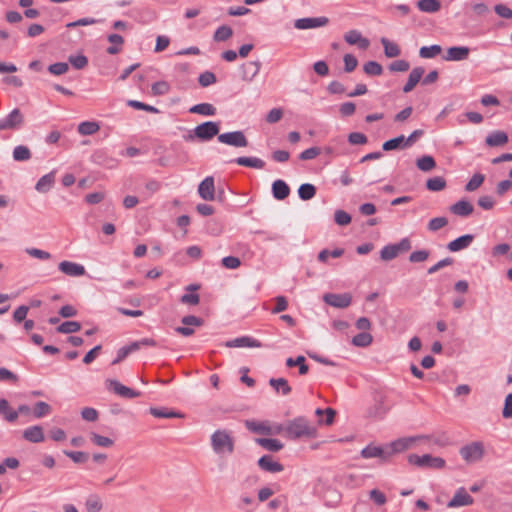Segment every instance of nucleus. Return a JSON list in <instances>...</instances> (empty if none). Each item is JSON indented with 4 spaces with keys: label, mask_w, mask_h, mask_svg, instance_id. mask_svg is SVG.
Segmentation results:
<instances>
[{
    "label": "nucleus",
    "mask_w": 512,
    "mask_h": 512,
    "mask_svg": "<svg viewBox=\"0 0 512 512\" xmlns=\"http://www.w3.org/2000/svg\"><path fill=\"white\" fill-rule=\"evenodd\" d=\"M245 426L252 432L271 435V426L268 424V422L247 420L245 422Z\"/></svg>",
    "instance_id": "29"
},
{
    "label": "nucleus",
    "mask_w": 512,
    "mask_h": 512,
    "mask_svg": "<svg viewBox=\"0 0 512 512\" xmlns=\"http://www.w3.org/2000/svg\"><path fill=\"white\" fill-rule=\"evenodd\" d=\"M108 388L113 390L114 393H116L117 395H119L123 398H127V399L139 397L141 394L140 392L135 391V390L121 384L117 380H108Z\"/></svg>",
    "instance_id": "14"
},
{
    "label": "nucleus",
    "mask_w": 512,
    "mask_h": 512,
    "mask_svg": "<svg viewBox=\"0 0 512 512\" xmlns=\"http://www.w3.org/2000/svg\"><path fill=\"white\" fill-rule=\"evenodd\" d=\"M315 414L318 416V423L320 425H322V424L331 425L334 421L336 412L332 408H326V409L318 408V409H316Z\"/></svg>",
    "instance_id": "33"
},
{
    "label": "nucleus",
    "mask_w": 512,
    "mask_h": 512,
    "mask_svg": "<svg viewBox=\"0 0 512 512\" xmlns=\"http://www.w3.org/2000/svg\"><path fill=\"white\" fill-rule=\"evenodd\" d=\"M31 158V152L28 147L19 145L13 150V159L15 161H27Z\"/></svg>",
    "instance_id": "49"
},
{
    "label": "nucleus",
    "mask_w": 512,
    "mask_h": 512,
    "mask_svg": "<svg viewBox=\"0 0 512 512\" xmlns=\"http://www.w3.org/2000/svg\"><path fill=\"white\" fill-rule=\"evenodd\" d=\"M426 187L430 191H441L446 187V181L443 177L437 176L427 180Z\"/></svg>",
    "instance_id": "50"
},
{
    "label": "nucleus",
    "mask_w": 512,
    "mask_h": 512,
    "mask_svg": "<svg viewBox=\"0 0 512 512\" xmlns=\"http://www.w3.org/2000/svg\"><path fill=\"white\" fill-rule=\"evenodd\" d=\"M474 210L473 205L467 200H460L450 206V211L461 217H467L472 214Z\"/></svg>",
    "instance_id": "23"
},
{
    "label": "nucleus",
    "mask_w": 512,
    "mask_h": 512,
    "mask_svg": "<svg viewBox=\"0 0 512 512\" xmlns=\"http://www.w3.org/2000/svg\"><path fill=\"white\" fill-rule=\"evenodd\" d=\"M211 446L216 454H231L234 451V440L226 430H216L211 436Z\"/></svg>",
    "instance_id": "2"
},
{
    "label": "nucleus",
    "mask_w": 512,
    "mask_h": 512,
    "mask_svg": "<svg viewBox=\"0 0 512 512\" xmlns=\"http://www.w3.org/2000/svg\"><path fill=\"white\" fill-rule=\"evenodd\" d=\"M22 123L23 115L18 108H15L5 118L0 119V131L17 129Z\"/></svg>",
    "instance_id": "9"
},
{
    "label": "nucleus",
    "mask_w": 512,
    "mask_h": 512,
    "mask_svg": "<svg viewBox=\"0 0 512 512\" xmlns=\"http://www.w3.org/2000/svg\"><path fill=\"white\" fill-rule=\"evenodd\" d=\"M81 329V324L77 321H65L57 327V331L63 334H71L78 332Z\"/></svg>",
    "instance_id": "46"
},
{
    "label": "nucleus",
    "mask_w": 512,
    "mask_h": 512,
    "mask_svg": "<svg viewBox=\"0 0 512 512\" xmlns=\"http://www.w3.org/2000/svg\"><path fill=\"white\" fill-rule=\"evenodd\" d=\"M260 69L261 62L259 60L244 63L241 66L242 80L246 82H252L253 79L258 75Z\"/></svg>",
    "instance_id": "18"
},
{
    "label": "nucleus",
    "mask_w": 512,
    "mask_h": 512,
    "mask_svg": "<svg viewBox=\"0 0 512 512\" xmlns=\"http://www.w3.org/2000/svg\"><path fill=\"white\" fill-rule=\"evenodd\" d=\"M344 40L349 45H357L360 49L363 50H366L370 45V41L363 37L358 30H350L346 32L344 35Z\"/></svg>",
    "instance_id": "19"
},
{
    "label": "nucleus",
    "mask_w": 512,
    "mask_h": 512,
    "mask_svg": "<svg viewBox=\"0 0 512 512\" xmlns=\"http://www.w3.org/2000/svg\"><path fill=\"white\" fill-rule=\"evenodd\" d=\"M127 105L134 109H137V110H144V111H147L150 113H159V110L156 107L145 104V103L137 101V100H129L127 102Z\"/></svg>",
    "instance_id": "57"
},
{
    "label": "nucleus",
    "mask_w": 512,
    "mask_h": 512,
    "mask_svg": "<svg viewBox=\"0 0 512 512\" xmlns=\"http://www.w3.org/2000/svg\"><path fill=\"white\" fill-rule=\"evenodd\" d=\"M256 442L261 447L272 452H278L283 448V444L279 440L273 438H258L256 439Z\"/></svg>",
    "instance_id": "35"
},
{
    "label": "nucleus",
    "mask_w": 512,
    "mask_h": 512,
    "mask_svg": "<svg viewBox=\"0 0 512 512\" xmlns=\"http://www.w3.org/2000/svg\"><path fill=\"white\" fill-rule=\"evenodd\" d=\"M373 342V336L369 332H361L352 338V344L356 347H367Z\"/></svg>",
    "instance_id": "41"
},
{
    "label": "nucleus",
    "mask_w": 512,
    "mask_h": 512,
    "mask_svg": "<svg viewBox=\"0 0 512 512\" xmlns=\"http://www.w3.org/2000/svg\"><path fill=\"white\" fill-rule=\"evenodd\" d=\"M382 148L384 151H391V150H395V149H405L408 147L406 146L405 136L400 135L398 137H395L393 139H390V140L384 142Z\"/></svg>",
    "instance_id": "38"
},
{
    "label": "nucleus",
    "mask_w": 512,
    "mask_h": 512,
    "mask_svg": "<svg viewBox=\"0 0 512 512\" xmlns=\"http://www.w3.org/2000/svg\"><path fill=\"white\" fill-rule=\"evenodd\" d=\"M100 126L97 122L94 121H84L78 125V132L81 135H92L98 132Z\"/></svg>",
    "instance_id": "43"
},
{
    "label": "nucleus",
    "mask_w": 512,
    "mask_h": 512,
    "mask_svg": "<svg viewBox=\"0 0 512 512\" xmlns=\"http://www.w3.org/2000/svg\"><path fill=\"white\" fill-rule=\"evenodd\" d=\"M316 433V427L311 425L305 417L294 418L285 424V436L289 439L313 438Z\"/></svg>",
    "instance_id": "1"
},
{
    "label": "nucleus",
    "mask_w": 512,
    "mask_h": 512,
    "mask_svg": "<svg viewBox=\"0 0 512 512\" xmlns=\"http://www.w3.org/2000/svg\"><path fill=\"white\" fill-rule=\"evenodd\" d=\"M361 457L364 459L378 458L381 462L388 461V452L386 446L368 445L360 452Z\"/></svg>",
    "instance_id": "11"
},
{
    "label": "nucleus",
    "mask_w": 512,
    "mask_h": 512,
    "mask_svg": "<svg viewBox=\"0 0 512 512\" xmlns=\"http://www.w3.org/2000/svg\"><path fill=\"white\" fill-rule=\"evenodd\" d=\"M325 303L336 308H347L352 302V296L349 293L335 294L326 293L323 296Z\"/></svg>",
    "instance_id": "10"
},
{
    "label": "nucleus",
    "mask_w": 512,
    "mask_h": 512,
    "mask_svg": "<svg viewBox=\"0 0 512 512\" xmlns=\"http://www.w3.org/2000/svg\"><path fill=\"white\" fill-rule=\"evenodd\" d=\"M448 224V220L445 217L432 218L428 223V229L432 232H436Z\"/></svg>",
    "instance_id": "59"
},
{
    "label": "nucleus",
    "mask_w": 512,
    "mask_h": 512,
    "mask_svg": "<svg viewBox=\"0 0 512 512\" xmlns=\"http://www.w3.org/2000/svg\"><path fill=\"white\" fill-rule=\"evenodd\" d=\"M85 508L87 512H100L103 508L101 498L96 494L88 496L85 501Z\"/></svg>",
    "instance_id": "39"
},
{
    "label": "nucleus",
    "mask_w": 512,
    "mask_h": 512,
    "mask_svg": "<svg viewBox=\"0 0 512 512\" xmlns=\"http://www.w3.org/2000/svg\"><path fill=\"white\" fill-rule=\"evenodd\" d=\"M408 462L422 468L442 469L445 466V460L441 457L432 456L430 454L417 455L410 454Z\"/></svg>",
    "instance_id": "4"
},
{
    "label": "nucleus",
    "mask_w": 512,
    "mask_h": 512,
    "mask_svg": "<svg viewBox=\"0 0 512 512\" xmlns=\"http://www.w3.org/2000/svg\"><path fill=\"white\" fill-rule=\"evenodd\" d=\"M486 144L490 147H498L508 142V136L503 131H495L486 137Z\"/></svg>",
    "instance_id": "26"
},
{
    "label": "nucleus",
    "mask_w": 512,
    "mask_h": 512,
    "mask_svg": "<svg viewBox=\"0 0 512 512\" xmlns=\"http://www.w3.org/2000/svg\"><path fill=\"white\" fill-rule=\"evenodd\" d=\"M459 453L467 463L480 461L485 453L484 445L480 441L471 442L460 448Z\"/></svg>",
    "instance_id": "5"
},
{
    "label": "nucleus",
    "mask_w": 512,
    "mask_h": 512,
    "mask_svg": "<svg viewBox=\"0 0 512 512\" xmlns=\"http://www.w3.org/2000/svg\"><path fill=\"white\" fill-rule=\"evenodd\" d=\"M474 240V236L471 234H466L456 238L451 241L447 245V249L451 252H458L463 249L468 248Z\"/></svg>",
    "instance_id": "21"
},
{
    "label": "nucleus",
    "mask_w": 512,
    "mask_h": 512,
    "mask_svg": "<svg viewBox=\"0 0 512 512\" xmlns=\"http://www.w3.org/2000/svg\"><path fill=\"white\" fill-rule=\"evenodd\" d=\"M153 95H165L169 92L170 86L166 81L155 82L151 87Z\"/></svg>",
    "instance_id": "62"
},
{
    "label": "nucleus",
    "mask_w": 512,
    "mask_h": 512,
    "mask_svg": "<svg viewBox=\"0 0 512 512\" xmlns=\"http://www.w3.org/2000/svg\"><path fill=\"white\" fill-rule=\"evenodd\" d=\"M286 365L288 367H299V374L300 375H305L307 374L309 368L308 366L305 364V357L304 356H298L296 359H293V358H288L286 360Z\"/></svg>",
    "instance_id": "47"
},
{
    "label": "nucleus",
    "mask_w": 512,
    "mask_h": 512,
    "mask_svg": "<svg viewBox=\"0 0 512 512\" xmlns=\"http://www.w3.org/2000/svg\"><path fill=\"white\" fill-rule=\"evenodd\" d=\"M107 39L111 44H113L107 48V53L110 55L118 54L124 44L123 37L119 34H110L108 35Z\"/></svg>",
    "instance_id": "34"
},
{
    "label": "nucleus",
    "mask_w": 512,
    "mask_h": 512,
    "mask_svg": "<svg viewBox=\"0 0 512 512\" xmlns=\"http://www.w3.org/2000/svg\"><path fill=\"white\" fill-rule=\"evenodd\" d=\"M218 141L234 147H246L248 140L242 131H233L218 135Z\"/></svg>",
    "instance_id": "7"
},
{
    "label": "nucleus",
    "mask_w": 512,
    "mask_h": 512,
    "mask_svg": "<svg viewBox=\"0 0 512 512\" xmlns=\"http://www.w3.org/2000/svg\"><path fill=\"white\" fill-rule=\"evenodd\" d=\"M329 22L327 17L300 18L294 22V27L299 30L323 27Z\"/></svg>",
    "instance_id": "12"
},
{
    "label": "nucleus",
    "mask_w": 512,
    "mask_h": 512,
    "mask_svg": "<svg viewBox=\"0 0 512 512\" xmlns=\"http://www.w3.org/2000/svg\"><path fill=\"white\" fill-rule=\"evenodd\" d=\"M381 44L384 47V54L386 57L394 58L401 54L399 46L396 43L389 41L387 38H381Z\"/></svg>",
    "instance_id": "36"
},
{
    "label": "nucleus",
    "mask_w": 512,
    "mask_h": 512,
    "mask_svg": "<svg viewBox=\"0 0 512 512\" xmlns=\"http://www.w3.org/2000/svg\"><path fill=\"white\" fill-rule=\"evenodd\" d=\"M422 437H404L399 438L386 444V451L388 452V460L395 454L408 450L417 440Z\"/></svg>",
    "instance_id": "6"
},
{
    "label": "nucleus",
    "mask_w": 512,
    "mask_h": 512,
    "mask_svg": "<svg viewBox=\"0 0 512 512\" xmlns=\"http://www.w3.org/2000/svg\"><path fill=\"white\" fill-rule=\"evenodd\" d=\"M238 165L255 168V169H263L265 166V162L257 157H238L234 160Z\"/></svg>",
    "instance_id": "30"
},
{
    "label": "nucleus",
    "mask_w": 512,
    "mask_h": 512,
    "mask_svg": "<svg viewBox=\"0 0 512 512\" xmlns=\"http://www.w3.org/2000/svg\"><path fill=\"white\" fill-rule=\"evenodd\" d=\"M470 49L465 46H454L447 49L446 61H462L468 58Z\"/></svg>",
    "instance_id": "20"
},
{
    "label": "nucleus",
    "mask_w": 512,
    "mask_h": 512,
    "mask_svg": "<svg viewBox=\"0 0 512 512\" xmlns=\"http://www.w3.org/2000/svg\"><path fill=\"white\" fill-rule=\"evenodd\" d=\"M502 415L506 419L512 418V393H509L505 397V403H504Z\"/></svg>",
    "instance_id": "64"
},
{
    "label": "nucleus",
    "mask_w": 512,
    "mask_h": 512,
    "mask_svg": "<svg viewBox=\"0 0 512 512\" xmlns=\"http://www.w3.org/2000/svg\"><path fill=\"white\" fill-rule=\"evenodd\" d=\"M89 437L91 442L99 447H111L114 444V441L111 438L99 435L95 432H91Z\"/></svg>",
    "instance_id": "48"
},
{
    "label": "nucleus",
    "mask_w": 512,
    "mask_h": 512,
    "mask_svg": "<svg viewBox=\"0 0 512 512\" xmlns=\"http://www.w3.org/2000/svg\"><path fill=\"white\" fill-rule=\"evenodd\" d=\"M69 70V65L65 62H57L49 65L48 71L56 76L65 74Z\"/></svg>",
    "instance_id": "58"
},
{
    "label": "nucleus",
    "mask_w": 512,
    "mask_h": 512,
    "mask_svg": "<svg viewBox=\"0 0 512 512\" xmlns=\"http://www.w3.org/2000/svg\"><path fill=\"white\" fill-rule=\"evenodd\" d=\"M219 133V124L217 122L207 121L198 126L193 130V135L190 134L186 137V140H193L198 138L201 141H209Z\"/></svg>",
    "instance_id": "3"
},
{
    "label": "nucleus",
    "mask_w": 512,
    "mask_h": 512,
    "mask_svg": "<svg viewBox=\"0 0 512 512\" xmlns=\"http://www.w3.org/2000/svg\"><path fill=\"white\" fill-rule=\"evenodd\" d=\"M269 384L278 394L286 396L291 393V386L284 378H271Z\"/></svg>",
    "instance_id": "28"
},
{
    "label": "nucleus",
    "mask_w": 512,
    "mask_h": 512,
    "mask_svg": "<svg viewBox=\"0 0 512 512\" xmlns=\"http://www.w3.org/2000/svg\"><path fill=\"white\" fill-rule=\"evenodd\" d=\"M64 454L69 457L74 463H85L89 456L83 451H64Z\"/></svg>",
    "instance_id": "56"
},
{
    "label": "nucleus",
    "mask_w": 512,
    "mask_h": 512,
    "mask_svg": "<svg viewBox=\"0 0 512 512\" xmlns=\"http://www.w3.org/2000/svg\"><path fill=\"white\" fill-rule=\"evenodd\" d=\"M363 70L367 75L379 76L383 72L382 66L376 61H368L364 64Z\"/></svg>",
    "instance_id": "52"
},
{
    "label": "nucleus",
    "mask_w": 512,
    "mask_h": 512,
    "mask_svg": "<svg viewBox=\"0 0 512 512\" xmlns=\"http://www.w3.org/2000/svg\"><path fill=\"white\" fill-rule=\"evenodd\" d=\"M0 415L7 422L13 423L18 419V412L12 409L6 399L0 400Z\"/></svg>",
    "instance_id": "27"
},
{
    "label": "nucleus",
    "mask_w": 512,
    "mask_h": 512,
    "mask_svg": "<svg viewBox=\"0 0 512 512\" xmlns=\"http://www.w3.org/2000/svg\"><path fill=\"white\" fill-rule=\"evenodd\" d=\"M23 437L32 443H40L44 440V433L41 426L35 425L24 430Z\"/></svg>",
    "instance_id": "25"
},
{
    "label": "nucleus",
    "mask_w": 512,
    "mask_h": 512,
    "mask_svg": "<svg viewBox=\"0 0 512 512\" xmlns=\"http://www.w3.org/2000/svg\"><path fill=\"white\" fill-rule=\"evenodd\" d=\"M485 176L481 173H475L465 186V190L468 192L475 191L484 182Z\"/></svg>",
    "instance_id": "51"
},
{
    "label": "nucleus",
    "mask_w": 512,
    "mask_h": 512,
    "mask_svg": "<svg viewBox=\"0 0 512 512\" xmlns=\"http://www.w3.org/2000/svg\"><path fill=\"white\" fill-rule=\"evenodd\" d=\"M417 8L424 13H436L441 9V2L439 0H419Z\"/></svg>",
    "instance_id": "32"
},
{
    "label": "nucleus",
    "mask_w": 512,
    "mask_h": 512,
    "mask_svg": "<svg viewBox=\"0 0 512 512\" xmlns=\"http://www.w3.org/2000/svg\"><path fill=\"white\" fill-rule=\"evenodd\" d=\"M189 112L193 113V114L204 115V116H213L216 113V108L212 104H209V103H200V104L192 106L189 109Z\"/></svg>",
    "instance_id": "37"
},
{
    "label": "nucleus",
    "mask_w": 512,
    "mask_h": 512,
    "mask_svg": "<svg viewBox=\"0 0 512 512\" xmlns=\"http://www.w3.org/2000/svg\"><path fill=\"white\" fill-rule=\"evenodd\" d=\"M58 269L62 273L71 277L83 276L86 273L85 267L83 265L71 261L60 262Z\"/></svg>",
    "instance_id": "17"
},
{
    "label": "nucleus",
    "mask_w": 512,
    "mask_h": 512,
    "mask_svg": "<svg viewBox=\"0 0 512 512\" xmlns=\"http://www.w3.org/2000/svg\"><path fill=\"white\" fill-rule=\"evenodd\" d=\"M442 51L440 45L434 44L431 46H423L419 50V56L421 58L430 59L439 55Z\"/></svg>",
    "instance_id": "44"
},
{
    "label": "nucleus",
    "mask_w": 512,
    "mask_h": 512,
    "mask_svg": "<svg viewBox=\"0 0 512 512\" xmlns=\"http://www.w3.org/2000/svg\"><path fill=\"white\" fill-rule=\"evenodd\" d=\"M225 346L228 348H241V347H249V348H260L262 347V343L252 337L242 336L232 340L225 342Z\"/></svg>",
    "instance_id": "15"
},
{
    "label": "nucleus",
    "mask_w": 512,
    "mask_h": 512,
    "mask_svg": "<svg viewBox=\"0 0 512 512\" xmlns=\"http://www.w3.org/2000/svg\"><path fill=\"white\" fill-rule=\"evenodd\" d=\"M416 166L421 171L429 172L436 167V162L432 156L424 155L417 159Z\"/></svg>",
    "instance_id": "40"
},
{
    "label": "nucleus",
    "mask_w": 512,
    "mask_h": 512,
    "mask_svg": "<svg viewBox=\"0 0 512 512\" xmlns=\"http://www.w3.org/2000/svg\"><path fill=\"white\" fill-rule=\"evenodd\" d=\"M424 72H425V70L423 67L413 68L409 74L406 84L403 87V92L404 93L411 92L415 88V86L419 83V81L421 80Z\"/></svg>",
    "instance_id": "22"
},
{
    "label": "nucleus",
    "mask_w": 512,
    "mask_h": 512,
    "mask_svg": "<svg viewBox=\"0 0 512 512\" xmlns=\"http://www.w3.org/2000/svg\"><path fill=\"white\" fill-rule=\"evenodd\" d=\"M150 413L156 418H173V417L182 418L183 417V415L178 412L168 411V410L159 409V408H151Z\"/></svg>",
    "instance_id": "54"
},
{
    "label": "nucleus",
    "mask_w": 512,
    "mask_h": 512,
    "mask_svg": "<svg viewBox=\"0 0 512 512\" xmlns=\"http://www.w3.org/2000/svg\"><path fill=\"white\" fill-rule=\"evenodd\" d=\"M272 194L277 200H284L290 194V188L288 184L283 180H275L272 184Z\"/></svg>",
    "instance_id": "24"
},
{
    "label": "nucleus",
    "mask_w": 512,
    "mask_h": 512,
    "mask_svg": "<svg viewBox=\"0 0 512 512\" xmlns=\"http://www.w3.org/2000/svg\"><path fill=\"white\" fill-rule=\"evenodd\" d=\"M233 30L230 26L222 25L218 27L213 35V39L216 42H223L231 38Z\"/></svg>",
    "instance_id": "42"
},
{
    "label": "nucleus",
    "mask_w": 512,
    "mask_h": 512,
    "mask_svg": "<svg viewBox=\"0 0 512 512\" xmlns=\"http://www.w3.org/2000/svg\"><path fill=\"white\" fill-rule=\"evenodd\" d=\"M398 254L395 244L384 246L380 252L381 259L384 261H390L396 258Z\"/></svg>",
    "instance_id": "55"
},
{
    "label": "nucleus",
    "mask_w": 512,
    "mask_h": 512,
    "mask_svg": "<svg viewBox=\"0 0 512 512\" xmlns=\"http://www.w3.org/2000/svg\"><path fill=\"white\" fill-rule=\"evenodd\" d=\"M55 182V176L53 172H50L42 176L36 183L35 189L40 193L48 192Z\"/></svg>",
    "instance_id": "31"
},
{
    "label": "nucleus",
    "mask_w": 512,
    "mask_h": 512,
    "mask_svg": "<svg viewBox=\"0 0 512 512\" xmlns=\"http://www.w3.org/2000/svg\"><path fill=\"white\" fill-rule=\"evenodd\" d=\"M199 196L206 201H213L215 199V185L212 176L206 177L198 186Z\"/></svg>",
    "instance_id": "13"
},
{
    "label": "nucleus",
    "mask_w": 512,
    "mask_h": 512,
    "mask_svg": "<svg viewBox=\"0 0 512 512\" xmlns=\"http://www.w3.org/2000/svg\"><path fill=\"white\" fill-rule=\"evenodd\" d=\"M198 81L202 87H207L216 82V76L214 73H212L210 71H205L200 74Z\"/></svg>",
    "instance_id": "60"
},
{
    "label": "nucleus",
    "mask_w": 512,
    "mask_h": 512,
    "mask_svg": "<svg viewBox=\"0 0 512 512\" xmlns=\"http://www.w3.org/2000/svg\"><path fill=\"white\" fill-rule=\"evenodd\" d=\"M334 220L340 226H346L351 222V216L344 210H336Z\"/></svg>",
    "instance_id": "61"
},
{
    "label": "nucleus",
    "mask_w": 512,
    "mask_h": 512,
    "mask_svg": "<svg viewBox=\"0 0 512 512\" xmlns=\"http://www.w3.org/2000/svg\"><path fill=\"white\" fill-rule=\"evenodd\" d=\"M474 503V498L468 493L464 487L456 490L453 497L447 503L448 508H459L464 506H471Z\"/></svg>",
    "instance_id": "8"
},
{
    "label": "nucleus",
    "mask_w": 512,
    "mask_h": 512,
    "mask_svg": "<svg viewBox=\"0 0 512 512\" xmlns=\"http://www.w3.org/2000/svg\"><path fill=\"white\" fill-rule=\"evenodd\" d=\"M258 466L261 470L269 473H279L284 470V466L274 460L272 455H264L258 460Z\"/></svg>",
    "instance_id": "16"
},
{
    "label": "nucleus",
    "mask_w": 512,
    "mask_h": 512,
    "mask_svg": "<svg viewBox=\"0 0 512 512\" xmlns=\"http://www.w3.org/2000/svg\"><path fill=\"white\" fill-rule=\"evenodd\" d=\"M51 412V406L43 401H39L35 404L33 414L35 418H42Z\"/></svg>",
    "instance_id": "53"
},
{
    "label": "nucleus",
    "mask_w": 512,
    "mask_h": 512,
    "mask_svg": "<svg viewBox=\"0 0 512 512\" xmlns=\"http://www.w3.org/2000/svg\"><path fill=\"white\" fill-rule=\"evenodd\" d=\"M430 253L428 250H417L410 254L409 261L412 263L424 262L428 259Z\"/></svg>",
    "instance_id": "63"
},
{
    "label": "nucleus",
    "mask_w": 512,
    "mask_h": 512,
    "mask_svg": "<svg viewBox=\"0 0 512 512\" xmlns=\"http://www.w3.org/2000/svg\"><path fill=\"white\" fill-rule=\"evenodd\" d=\"M316 194V188L314 185L310 183H305L300 185L298 189V195L300 199L307 201L312 199Z\"/></svg>",
    "instance_id": "45"
}]
</instances>
